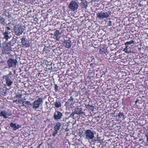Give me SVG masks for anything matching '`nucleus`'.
I'll use <instances>...</instances> for the list:
<instances>
[{"label":"nucleus","instance_id":"nucleus-25","mask_svg":"<svg viewBox=\"0 0 148 148\" xmlns=\"http://www.w3.org/2000/svg\"><path fill=\"white\" fill-rule=\"evenodd\" d=\"M6 26L7 27L6 28H5V29H7V28H10L9 29V31H10V30L12 29V26L13 25V24L11 23H9L8 24H6Z\"/></svg>","mask_w":148,"mask_h":148},{"label":"nucleus","instance_id":"nucleus-22","mask_svg":"<svg viewBox=\"0 0 148 148\" xmlns=\"http://www.w3.org/2000/svg\"><path fill=\"white\" fill-rule=\"evenodd\" d=\"M23 106H26V104L28 105L32 106V104L29 101H23L22 102Z\"/></svg>","mask_w":148,"mask_h":148},{"label":"nucleus","instance_id":"nucleus-1","mask_svg":"<svg viewBox=\"0 0 148 148\" xmlns=\"http://www.w3.org/2000/svg\"><path fill=\"white\" fill-rule=\"evenodd\" d=\"M63 117V113L55 109L53 115L54 120L57 122L62 123L64 121V119Z\"/></svg>","mask_w":148,"mask_h":148},{"label":"nucleus","instance_id":"nucleus-29","mask_svg":"<svg viewBox=\"0 0 148 148\" xmlns=\"http://www.w3.org/2000/svg\"><path fill=\"white\" fill-rule=\"evenodd\" d=\"M53 131L52 132V135L54 137H55L56 136L58 132V131L55 130H53Z\"/></svg>","mask_w":148,"mask_h":148},{"label":"nucleus","instance_id":"nucleus-48","mask_svg":"<svg viewBox=\"0 0 148 148\" xmlns=\"http://www.w3.org/2000/svg\"><path fill=\"white\" fill-rule=\"evenodd\" d=\"M47 102H46V104H47Z\"/></svg>","mask_w":148,"mask_h":148},{"label":"nucleus","instance_id":"nucleus-21","mask_svg":"<svg viewBox=\"0 0 148 148\" xmlns=\"http://www.w3.org/2000/svg\"><path fill=\"white\" fill-rule=\"evenodd\" d=\"M118 116L119 118L123 120L125 118L124 113L123 112H120L118 115Z\"/></svg>","mask_w":148,"mask_h":148},{"label":"nucleus","instance_id":"nucleus-7","mask_svg":"<svg viewBox=\"0 0 148 148\" xmlns=\"http://www.w3.org/2000/svg\"><path fill=\"white\" fill-rule=\"evenodd\" d=\"M78 4L75 1H72L69 3V7L72 10L74 11L78 9Z\"/></svg>","mask_w":148,"mask_h":148},{"label":"nucleus","instance_id":"nucleus-23","mask_svg":"<svg viewBox=\"0 0 148 148\" xmlns=\"http://www.w3.org/2000/svg\"><path fill=\"white\" fill-rule=\"evenodd\" d=\"M11 77L10 76V74H9L3 76V79H4L6 82L10 79Z\"/></svg>","mask_w":148,"mask_h":148},{"label":"nucleus","instance_id":"nucleus-3","mask_svg":"<svg viewBox=\"0 0 148 148\" xmlns=\"http://www.w3.org/2000/svg\"><path fill=\"white\" fill-rule=\"evenodd\" d=\"M111 11L110 10L107 12H100L97 14L96 15L97 17L100 20H103L104 18H110L111 15Z\"/></svg>","mask_w":148,"mask_h":148},{"label":"nucleus","instance_id":"nucleus-2","mask_svg":"<svg viewBox=\"0 0 148 148\" xmlns=\"http://www.w3.org/2000/svg\"><path fill=\"white\" fill-rule=\"evenodd\" d=\"M13 41L11 40L8 44L4 47L2 49V53L5 54H10L12 52L11 47L13 46Z\"/></svg>","mask_w":148,"mask_h":148},{"label":"nucleus","instance_id":"nucleus-46","mask_svg":"<svg viewBox=\"0 0 148 148\" xmlns=\"http://www.w3.org/2000/svg\"><path fill=\"white\" fill-rule=\"evenodd\" d=\"M85 3H83V5H84L83 6H84H84H85Z\"/></svg>","mask_w":148,"mask_h":148},{"label":"nucleus","instance_id":"nucleus-35","mask_svg":"<svg viewBox=\"0 0 148 148\" xmlns=\"http://www.w3.org/2000/svg\"><path fill=\"white\" fill-rule=\"evenodd\" d=\"M22 96L21 94L17 95H16V98H18L19 97H21Z\"/></svg>","mask_w":148,"mask_h":148},{"label":"nucleus","instance_id":"nucleus-27","mask_svg":"<svg viewBox=\"0 0 148 148\" xmlns=\"http://www.w3.org/2000/svg\"><path fill=\"white\" fill-rule=\"evenodd\" d=\"M99 52L101 54L105 53L107 52V50L106 49L104 48H102L100 49Z\"/></svg>","mask_w":148,"mask_h":148},{"label":"nucleus","instance_id":"nucleus-24","mask_svg":"<svg viewBox=\"0 0 148 148\" xmlns=\"http://www.w3.org/2000/svg\"><path fill=\"white\" fill-rule=\"evenodd\" d=\"M132 44H134V41L133 40H132V41H130L128 42H127L126 43H125V45H126V47L125 49L127 48L128 47V46L127 45H131Z\"/></svg>","mask_w":148,"mask_h":148},{"label":"nucleus","instance_id":"nucleus-42","mask_svg":"<svg viewBox=\"0 0 148 148\" xmlns=\"http://www.w3.org/2000/svg\"><path fill=\"white\" fill-rule=\"evenodd\" d=\"M94 107V106H93L92 105H90V106H89V107H91V108H93Z\"/></svg>","mask_w":148,"mask_h":148},{"label":"nucleus","instance_id":"nucleus-26","mask_svg":"<svg viewBox=\"0 0 148 148\" xmlns=\"http://www.w3.org/2000/svg\"><path fill=\"white\" fill-rule=\"evenodd\" d=\"M0 23L3 25L5 24V19L1 16H0Z\"/></svg>","mask_w":148,"mask_h":148},{"label":"nucleus","instance_id":"nucleus-31","mask_svg":"<svg viewBox=\"0 0 148 148\" xmlns=\"http://www.w3.org/2000/svg\"><path fill=\"white\" fill-rule=\"evenodd\" d=\"M54 86H55V91L56 92H57V91L59 89V87L58 86L57 84H55L54 85Z\"/></svg>","mask_w":148,"mask_h":148},{"label":"nucleus","instance_id":"nucleus-44","mask_svg":"<svg viewBox=\"0 0 148 148\" xmlns=\"http://www.w3.org/2000/svg\"><path fill=\"white\" fill-rule=\"evenodd\" d=\"M98 141V140H95V139L94 140H92V142H93V141Z\"/></svg>","mask_w":148,"mask_h":148},{"label":"nucleus","instance_id":"nucleus-37","mask_svg":"<svg viewBox=\"0 0 148 148\" xmlns=\"http://www.w3.org/2000/svg\"><path fill=\"white\" fill-rule=\"evenodd\" d=\"M8 92L5 90V92H4L3 95L4 96H5V95H8Z\"/></svg>","mask_w":148,"mask_h":148},{"label":"nucleus","instance_id":"nucleus-20","mask_svg":"<svg viewBox=\"0 0 148 148\" xmlns=\"http://www.w3.org/2000/svg\"><path fill=\"white\" fill-rule=\"evenodd\" d=\"M50 51L49 48L47 47H45L43 49V53H46L47 54H49Z\"/></svg>","mask_w":148,"mask_h":148},{"label":"nucleus","instance_id":"nucleus-32","mask_svg":"<svg viewBox=\"0 0 148 148\" xmlns=\"http://www.w3.org/2000/svg\"><path fill=\"white\" fill-rule=\"evenodd\" d=\"M49 100L51 103L54 101V100L53 98L49 97Z\"/></svg>","mask_w":148,"mask_h":148},{"label":"nucleus","instance_id":"nucleus-8","mask_svg":"<svg viewBox=\"0 0 148 148\" xmlns=\"http://www.w3.org/2000/svg\"><path fill=\"white\" fill-rule=\"evenodd\" d=\"M21 45L22 47H30V44L29 41L27 39L25 36H23L21 39Z\"/></svg>","mask_w":148,"mask_h":148},{"label":"nucleus","instance_id":"nucleus-12","mask_svg":"<svg viewBox=\"0 0 148 148\" xmlns=\"http://www.w3.org/2000/svg\"><path fill=\"white\" fill-rule=\"evenodd\" d=\"M82 109L80 107H76L74 111L75 114L83 116L84 115V112L82 111Z\"/></svg>","mask_w":148,"mask_h":148},{"label":"nucleus","instance_id":"nucleus-30","mask_svg":"<svg viewBox=\"0 0 148 148\" xmlns=\"http://www.w3.org/2000/svg\"><path fill=\"white\" fill-rule=\"evenodd\" d=\"M74 99L73 96H71L70 97V98L69 99H68V101L69 102H70L71 103H73V101Z\"/></svg>","mask_w":148,"mask_h":148},{"label":"nucleus","instance_id":"nucleus-9","mask_svg":"<svg viewBox=\"0 0 148 148\" xmlns=\"http://www.w3.org/2000/svg\"><path fill=\"white\" fill-rule=\"evenodd\" d=\"M10 28H8V29H5V32L3 33V38L6 40H8L10 38L12 37L11 33L10 31H9Z\"/></svg>","mask_w":148,"mask_h":148},{"label":"nucleus","instance_id":"nucleus-34","mask_svg":"<svg viewBox=\"0 0 148 148\" xmlns=\"http://www.w3.org/2000/svg\"><path fill=\"white\" fill-rule=\"evenodd\" d=\"M75 114V113L74 112H72L71 114L69 116V117H71V118H73V119L74 118V115Z\"/></svg>","mask_w":148,"mask_h":148},{"label":"nucleus","instance_id":"nucleus-28","mask_svg":"<svg viewBox=\"0 0 148 148\" xmlns=\"http://www.w3.org/2000/svg\"><path fill=\"white\" fill-rule=\"evenodd\" d=\"M6 82L7 85L9 86H11L13 83V82L12 81L10 80V79L9 80L6 81Z\"/></svg>","mask_w":148,"mask_h":148},{"label":"nucleus","instance_id":"nucleus-18","mask_svg":"<svg viewBox=\"0 0 148 148\" xmlns=\"http://www.w3.org/2000/svg\"><path fill=\"white\" fill-rule=\"evenodd\" d=\"M53 52L57 56H60L62 54V52L59 48H56L53 50Z\"/></svg>","mask_w":148,"mask_h":148},{"label":"nucleus","instance_id":"nucleus-6","mask_svg":"<svg viewBox=\"0 0 148 148\" xmlns=\"http://www.w3.org/2000/svg\"><path fill=\"white\" fill-rule=\"evenodd\" d=\"M7 62L8 68H10L15 67L17 62L16 59L9 58Z\"/></svg>","mask_w":148,"mask_h":148},{"label":"nucleus","instance_id":"nucleus-41","mask_svg":"<svg viewBox=\"0 0 148 148\" xmlns=\"http://www.w3.org/2000/svg\"><path fill=\"white\" fill-rule=\"evenodd\" d=\"M18 101V100L17 99H16V100H14L13 101V103H15V102H16L17 101Z\"/></svg>","mask_w":148,"mask_h":148},{"label":"nucleus","instance_id":"nucleus-43","mask_svg":"<svg viewBox=\"0 0 148 148\" xmlns=\"http://www.w3.org/2000/svg\"><path fill=\"white\" fill-rule=\"evenodd\" d=\"M62 26H65V23H63L62 25Z\"/></svg>","mask_w":148,"mask_h":148},{"label":"nucleus","instance_id":"nucleus-14","mask_svg":"<svg viewBox=\"0 0 148 148\" xmlns=\"http://www.w3.org/2000/svg\"><path fill=\"white\" fill-rule=\"evenodd\" d=\"M10 126L14 130L21 127V126L20 125L17 124L16 123H11L10 124Z\"/></svg>","mask_w":148,"mask_h":148},{"label":"nucleus","instance_id":"nucleus-10","mask_svg":"<svg viewBox=\"0 0 148 148\" xmlns=\"http://www.w3.org/2000/svg\"><path fill=\"white\" fill-rule=\"evenodd\" d=\"M25 29L24 27L20 25L14 29L15 34L17 36H19L22 34Z\"/></svg>","mask_w":148,"mask_h":148},{"label":"nucleus","instance_id":"nucleus-15","mask_svg":"<svg viewBox=\"0 0 148 148\" xmlns=\"http://www.w3.org/2000/svg\"><path fill=\"white\" fill-rule=\"evenodd\" d=\"M71 42L69 40H65L64 41L63 44L67 48H70L71 45Z\"/></svg>","mask_w":148,"mask_h":148},{"label":"nucleus","instance_id":"nucleus-19","mask_svg":"<svg viewBox=\"0 0 148 148\" xmlns=\"http://www.w3.org/2000/svg\"><path fill=\"white\" fill-rule=\"evenodd\" d=\"M73 103L69 102L68 101H66L65 104V106L69 108H72L73 106Z\"/></svg>","mask_w":148,"mask_h":148},{"label":"nucleus","instance_id":"nucleus-47","mask_svg":"<svg viewBox=\"0 0 148 148\" xmlns=\"http://www.w3.org/2000/svg\"><path fill=\"white\" fill-rule=\"evenodd\" d=\"M1 47V43H0V47Z\"/></svg>","mask_w":148,"mask_h":148},{"label":"nucleus","instance_id":"nucleus-11","mask_svg":"<svg viewBox=\"0 0 148 148\" xmlns=\"http://www.w3.org/2000/svg\"><path fill=\"white\" fill-rule=\"evenodd\" d=\"M12 115L10 112H7L5 110H3L0 112V116H2L5 119L8 118V116H11Z\"/></svg>","mask_w":148,"mask_h":148},{"label":"nucleus","instance_id":"nucleus-17","mask_svg":"<svg viewBox=\"0 0 148 148\" xmlns=\"http://www.w3.org/2000/svg\"><path fill=\"white\" fill-rule=\"evenodd\" d=\"M54 37L57 40H59L60 38L61 33L58 30L56 31L54 33Z\"/></svg>","mask_w":148,"mask_h":148},{"label":"nucleus","instance_id":"nucleus-45","mask_svg":"<svg viewBox=\"0 0 148 148\" xmlns=\"http://www.w3.org/2000/svg\"><path fill=\"white\" fill-rule=\"evenodd\" d=\"M9 90V89H8L6 88V89H5V90L7 91L8 90Z\"/></svg>","mask_w":148,"mask_h":148},{"label":"nucleus","instance_id":"nucleus-40","mask_svg":"<svg viewBox=\"0 0 148 148\" xmlns=\"http://www.w3.org/2000/svg\"><path fill=\"white\" fill-rule=\"evenodd\" d=\"M86 106L87 108H90L89 107L90 105L89 104H88L87 105H86Z\"/></svg>","mask_w":148,"mask_h":148},{"label":"nucleus","instance_id":"nucleus-16","mask_svg":"<svg viewBox=\"0 0 148 148\" xmlns=\"http://www.w3.org/2000/svg\"><path fill=\"white\" fill-rule=\"evenodd\" d=\"M62 123V122H57L56 123L55 125L53 128V130L58 131L62 125L61 124Z\"/></svg>","mask_w":148,"mask_h":148},{"label":"nucleus","instance_id":"nucleus-33","mask_svg":"<svg viewBox=\"0 0 148 148\" xmlns=\"http://www.w3.org/2000/svg\"><path fill=\"white\" fill-rule=\"evenodd\" d=\"M141 101H140L139 99H137L136 100V101L135 102V104L137 105V103L138 102L139 103H141Z\"/></svg>","mask_w":148,"mask_h":148},{"label":"nucleus","instance_id":"nucleus-36","mask_svg":"<svg viewBox=\"0 0 148 148\" xmlns=\"http://www.w3.org/2000/svg\"><path fill=\"white\" fill-rule=\"evenodd\" d=\"M108 26H111L112 25V22L111 21H109L108 23Z\"/></svg>","mask_w":148,"mask_h":148},{"label":"nucleus","instance_id":"nucleus-13","mask_svg":"<svg viewBox=\"0 0 148 148\" xmlns=\"http://www.w3.org/2000/svg\"><path fill=\"white\" fill-rule=\"evenodd\" d=\"M62 103L61 100L57 99L54 102L53 105L56 108H58L61 107Z\"/></svg>","mask_w":148,"mask_h":148},{"label":"nucleus","instance_id":"nucleus-5","mask_svg":"<svg viewBox=\"0 0 148 148\" xmlns=\"http://www.w3.org/2000/svg\"><path fill=\"white\" fill-rule=\"evenodd\" d=\"M85 137L86 139L92 140L94 137V133L93 131L90 130H86L85 132Z\"/></svg>","mask_w":148,"mask_h":148},{"label":"nucleus","instance_id":"nucleus-4","mask_svg":"<svg viewBox=\"0 0 148 148\" xmlns=\"http://www.w3.org/2000/svg\"><path fill=\"white\" fill-rule=\"evenodd\" d=\"M43 100L42 99L40 98L37 100H35L32 103V108L36 110L41 106L42 104Z\"/></svg>","mask_w":148,"mask_h":148},{"label":"nucleus","instance_id":"nucleus-39","mask_svg":"<svg viewBox=\"0 0 148 148\" xmlns=\"http://www.w3.org/2000/svg\"><path fill=\"white\" fill-rule=\"evenodd\" d=\"M146 137L147 138V141L148 143V134L147 135H146Z\"/></svg>","mask_w":148,"mask_h":148},{"label":"nucleus","instance_id":"nucleus-38","mask_svg":"<svg viewBox=\"0 0 148 148\" xmlns=\"http://www.w3.org/2000/svg\"><path fill=\"white\" fill-rule=\"evenodd\" d=\"M5 61L4 60H0V63H4V62H5Z\"/></svg>","mask_w":148,"mask_h":148}]
</instances>
